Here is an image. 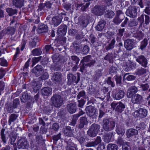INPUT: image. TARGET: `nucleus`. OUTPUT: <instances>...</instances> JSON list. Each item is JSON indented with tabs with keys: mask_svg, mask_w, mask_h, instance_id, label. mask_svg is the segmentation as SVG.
<instances>
[{
	"mask_svg": "<svg viewBox=\"0 0 150 150\" xmlns=\"http://www.w3.org/2000/svg\"><path fill=\"white\" fill-rule=\"evenodd\" d=\"M68 112L70 114L75 113L76 111V106L74 104L71 103L68 104L67 106Z\"/></svg>",
	"mask_w": 150,
	"mask_h": 150,
	"instance_id": "29",
	"label": "nucleus"
},
{
	"mask_svg": "<svg viewBox=\"0 0 150 150\" xmlns=\"http://www.w3.org/2000/svg\"><path fill=\"white\" fill-rule=\"evenodd\" d=\"M63 66V62L59 61L56 62L52 67V70L54 71H58L61 70Z\"/></svg>",
	"mask_w": 150,
	"mask_h": 150,
	"instance_id": "31",
	"label": "nucleus"
},
{
	"mask_svg": "<svg viewBox=\"0 0 150 150\" xmlns=\"http://www.w3.org/2000/svg\"><path fill=\"white\" fill-rule=\"evenodd\" d=\"M144 22V15L142 14L140 17L138 18L136 20H133L130 24L131 26H134L139 25V27L142 26V25Z\"/></svg>",
	"mask_w": 150,
	"mask_h": 150,
	"instance_id": "17",
	"label": "nucleus"
},
{
	"mask_svg": "<svg viewBox=\"0 0 150 150\" xmlns=\"http://www.w3.org/2000/svg\"><path fill=\"white\" fill-rule=\"evenodd\" d=\"M5 32L6 34L11 35V36L14 34L16 29L14 27L9 26L6 29H4Z\"/></svg>",
	"mask_w": 150,
	"mask_h": 150,
	"instance_id": "49",
	"label": "nucleus"
},
{
	"mask_svg": "<svg viewBox=\"0 0 150 150\" xmlns=\"http://www.w3.org/2000/svg\"><path fill=\"white\" fill-rule=\"evenodd\" d=\"M124 140H123V138L122 137L119 136L118 137L117 140H116V143L118 144L120 146L124 145L125 144H126L129 143L128 142H124Z\"/></svg>",
	"mask_w": 150,
	"mask_h": 150,
	"instance_id": "54",
	"label": "nucleus"
},
{
	"mask_svg": "<svg viewBox=\"0 0 150 150\" xmlns=\"http://www.w3.org/2000/svg\"><path fill=\"white\" fill-rule=\"evenodd\" d=\"M139 84V85L140 86V88H141L143 91H146V93L148 95H149L150 93H148L147 91H148L149 88H150V86L148 83H146L144 84L141 83Z\"/></svg>",
	"mask_w": 150,
	"mask_h": 150,
	"instance_id": "47",
	"label": "nucleus"
},
{
	"mask_svg": "<svg viewBox=\"0 0 150 150\" xmlns=\"http://www.w3.org/2000/svg\"><path fill=\"white\" fill-rule=\"evenodd\" d=\"M142 96L138 94H135L132 98V102L133 104H140L143 100Z\"/></svg>",
	"mask_w": 150,
	"mask_h": 150,
	"instance_id": "25",
	"label": "nucleus"
},
{
	"mask_svg": "<svg viewBox=\"0 0 150 150\" xmlns=\"http://www.w3.org/2000/svg\"><path fill=\"white\" fill-rule=\"evenodd\" d=\"M115 125L114 120L111 118H104L102 122L103 129L107 132L113 130L115 127Z\"/></svg>",
	"mask_w": 150,
	"mask_h": 150,
	"instance_id": "1",
	"label": "nucleus"
},
{
	"mask_svg": "<svg viewBox=\"0 0 150 150\" xmlns=\"http://www.w3.org/2000/svg\"><path fill=\"white\" fill-rule=\"evenodd\" d=\"M51 101L52 105L55 107L57 108L62 105L63 100L60 95L54 94L52 97Z\"/></svg>",
	"mask_w": 150,
	"mask_h": 150,
	"instance_id": "4",
	"label": "nucleus"
},
{
	"mask_svg": "<svg viewBox=\"0 0 150 150\" xmlns=\"http://www.w3.org/2000/svg\"><path fill=\"white\" fill-rule=\"evenodd\" d=\"M100 126L98 124L95 123L93 124L89 127L87 131V134L90 137H94L100 131Z\"/></svg>",
	"mask_w": 150,
	"mask_h": 150,
	"instance_id": "2",
	"label": "nucleus"
},
{
	"mask_svg": "<svg viewBox=\"0 0 150 150\" xmlns=\"http://www.w3.org/2000/svg\"><path fill=\"white\" fill-rule=\"evenodd\" d=\"M37 31L39 34H44L48 32V28L45 24L41 25L38 26Z\"/></svg>",
	"mask_w": 150,
	"mask_h": 150,
	"instance_id": "28",
	"label": "nucleus"
},
{
	"mask_svg": "<svg viewBox=\"0 0 150 150\" xmlns=\"http://www.w3.org/2000/svg\"><path fill=\"white\" fill-rule=\"evenodd\" d=\"M70 62L68 63V64L69 67H72V70L74 71L76 70L78 68V65L80 59L76 55H72L69 58Z\"/></svg>",
	"mask_w": 150,
	"mask_h": 150,
	"instance_id": "3",
	"label": "nucleus"
},
{
	"mask_svg": "<svg viewBox=\"0 0 150 150\" xmlns=\"http://www.w3.org/2000/svg\"><path fill=\"white\" fill-rule=\"evenodd\" d=\"M118 146L116 144H109L107 147V150H117Z\"/></svg>",
	"mask_w": 150,
	"mask_h": 150,
	"instance_id": "64",
	"label": "nucleus"
},
{
	"mask_svg": "<svg viewBox=\"0 0 150 150\" xmlns=\"http://www.w3.org/2000/svg\"><path fill=\"white\" fill-rule=\"evenodd\" d=\"M42 53L41 49L40 48H35L33 49L32 52V54L35 56H39Z\"/></svg>",
	"mask_w": 150,
	"mask_h": 150,
	"instance_id": "60",
	"label": "nucleus"
},
{
	"mask_svg": "<svg viewBox=\"0 0 150 150\" xmlns=\"http://www.w3.org/2000/svg\"><path fill=\"white\" fill-rule=\"evenodd\" d=\"M125 129L124 126L121 123L117 124L116 127V132L120 136L123 137L125 133Z\"/></svg>",
	"mask_w": 150,
	"mask_h": 150,
	"instance_id": "20",
	"label": "nucleus"
},
{
	"mask_svg": "<svg viewBox=\"0 0 150 150\" xmlns=\"http://www.w3.org/2000/svg\"><path fill=\"white\" fill-rule=\"evenodd\" d=\"M88 123L87 119L86 116L81 117L79 119V124L76 125V127L80 130L84 129L85 126Z\"/></svg>",
	"mask_w": 150,
	"mask_h": 150,
	"instance_id": "12",
	"label": "nucleus"
},
{
	"mask_svg": "<svg viewBox=\"0 0 150 150\" xmlns=\"http://www.w3.org/2000/svg\"><path fill=\"white\" fill-rule=\"evenodd\" d=\"M38 41V37H35L33 38H31L28 44L30 48H33L36 46V44Z\"/></svg>",
	"mask_w": 150,
	"mask_h": 150,
	"instance_id": "33",
	"label": "nucleus"
},
{
	"mask_svg": "<svg viewBox=\"0 0 150 150\" xmlns=\"http://www.w3.org/2000/svg\"><path fill=\"white\" fill-rule=\"evenodd\" d=\"M17 143L18 149H24L28 148V142L27 139L24 138H18Z\"/></svg>",
	"mask_w": 150,
	"mask_h": 150,
	"instance_id": "7",
	"label": "nucleus"
},
{
	"mask_svg": "<svg viewBox=\"0 0 150 150\" xmlns=\"http://www.w3.org/2000/svg\"><path fill=\"white\" fill-rule=\"evenodd\" d=\"M35 140L37 142L35 146H38L40 144L43 142L44 139L43 138L42 135L40 134L36 136L35 137Z\"/></svg>",
	"mask_w": 150,
	"mask_h": 150,
	"instance_id": "55",
	"label": "nucleus"
},
{
	"mask_svg": "<svg viewBox=\"0 0 150 150\" xmlns=\"http://www.w3.org/2000/svg\"><path fill=\"white\" fill-rule=\"evenodd\" d=\"M5 129L4 128L1 129L0 132L1 139L3 144H6L7 140L8 139V137H6V134H5Z\"/></svg>",
	"mask_w": 150,
	"mask_h": 150,
	"instance_id": "44",
	"label": "nucleus"
},
{
	"mask_svg": "<svg viewBox=\"0 0 150 150\" xmlns=\"http://www.w3.org/2000/svg\"><path fill=\"white\" fill-rule=\"evenodd\" d=\"M68 81L67 84L69 85L76 84L79 81L80 77L79 73H77V77L71 73H69L67 75Z\"/></svg>",
	"mask_w": 150,
	"mask_h": 150,
	"instance_id": "5",
	"label": "nucleus"
},
{
	"mask_svg": "<svg viewBox=\"0 0 150 150\" xmlns=\"http://www.w3.org/2000/svg\"><path fill=\"white\" fill-rule=\"evenodd\" d=\"M85 110L86 114L88 117L93 118L96 117V109L94 106L91 105L87 106Z\"/></svg>",
	"mask_w": 150,
	"mask_h": 150,
	"instance_id": "9",
	"label": "nucleus"
},
{
	"mask_svg": "<svg viewBox=\"0 0 150 150\" xmlns=\"http://www.w3.org/2000/svg\"><path fill=\"white\" fill-rule=\"evenodd\" d=\"M125 95V92L121 90H113L112 92V96L115 99L118 100L123 98Z\"/></svg>",
	"mask_w": 150,
	"mask_h": 150,
	"instance_id": "11",
	"label": "nucleus"
},
{
	"mask_svg": "<svg viewBox=\"0 0 150 150\" xmlns=\"http://www.w3.org/2000/svg\"><path fill=\"white\" fill-rule=\"evenodd\" d=\"M67 28L65 25L62 24L59 26L57 30L58 34L59 36H64L66 34Z\"/></svg>",
	"mask_w": 150,
	"mask_h": 150,
	"instance_id": "23",
	"label": "nucleus"
},
{
	"mask_svg": "<svg viewBox=\"0 0 150 150\" xmlns=\"http://www.w3.org/2000/svg\"><path fill=\"white\" fill-rule=\"evenodd\" d=\"M134 37L139 41L143 39L144 36V34L142 31H138L134 33L133 34Z\"/></svg>",
	"mask_w": 150,
	"mask_h": 150,
	"instance_id": "45",
	"label": "nucleus"
},
{
	"mask_svg": "<svg viewBox=\"0 0 150 150\" xmlns=\"http://www.w3.org/2000/svg\"><path fill=\"white\" fill-rule=\"evenodd\" d=\"M103 73L102 70L98 69L96 71V74L93 76V79L94 81H97L102 76Z\"/></svg>",
	"mask_w": 150,
	"mask_h": 150,
	"instance_id": "53",
	"label": "nucleus"
},
{
	"mask_svg": "<svg viewBox=\"0 0 150 150\" xmlns=\"http://www.w3.org/2000/svg\"><path fill=\"white\" fill-rule=\"evenodd\" d=\"M125 31V29L120 28L118 30L117 33L116 35V40L117 42H121L122 39L121 38L123 36V33Z\"/></svg>",
	"mask_w": 150,
	"mask_h": 150,
	"instance_id": "34",
	"label": "nucleus"
},
{
	"mask_svg": "<svg viewBox=\"0 0 150 150\" xmlns=\"http://www.w3.org/2000/svg\"><path fill=\"white\" fill-rule=\"evenodd\" d=\"M114 78L116 82L117 85L121 86L122 84V76L120 75H116L114 76Z\"/></svg>",
	"mask_w": 150,
	"mask_h": 150,
	"instance_id": "58",
	"label": "nucleus"
},
{
	"mask_svg": "<svg viewBox=\"0 0 150 150\" xmlns=\"http://www.w3.org/2000/svg\"><path fill=\"white\" fill-rule=\"evenodd\" d=\"M106 23V22L104 20L100 21L95 27L96 30L98 31H101L104 29Z\"/></svg>",
	"mask_w": 150,
	"mask_h": 150,
	"instance_id": "37",
	"label": "nucleus"
},
{
	"mask_svg": "<svg viewBox=\"0 0 150 150\" xmlns=\"http://www.w3.org/2000/svg\"><path fill=\"white\" fill-rule=\"evenodd\" d=\"M40 92L42 96H48L52 94V89L49 87H45L41 89Z\"/></svg>",
	"mask_w": 150,
	"mask_h": 150,
	"instance_id": "26",
	"label": "nucleus"
},
{
	"mask_svg": "<svg viewBox=\"0 0 150 150\" xmlns=\"http://www.w3.org/2000/svg\"><path fill=\"white\" fill-rule=\"evenodd\" d=\"M126 134L127 137L129 138L137 135L138 134V131L133 128H130L126 130Z\"/></svg>",
	"mask_w": 150,
	"mask_h": 150,
	"instance_id": "27",
	"label": "nucleus"
},
{
	"mask_svg": "<svg viewBox=\"0 0 150 150\" xmlns=\"http://www.w3.org/2000/svg\"><path fill=\"white\" fill-rule=\"evenodd\" d=\"M134 39H127L124 41V46L127 50L130 51L134 48Z\"/></svg>",
	"mask_w": 150,
	"mask_h": 150,
	"instance_id": "16",
	"label": "nucleus"
},
{
	"mask_svg": "<svg viewBox=\"0 0 150 150\" xmlns=\"http://www.w3.org/2000/svg\"><path fill=\"white\" fill-rule=\"evenodd\" d=\"M146 72V70L144 68L142 67H139L137 69L135 72L136 75L138 76H141L145 74Z\"/></svg>",
	"mask_w": 150,
	"mask_h": 150,
	"instance_id": "52",
	"label": "nucleus"
},
{
	"mask_svg": "<svg viewBox=\"0 0 150 150\" xmlns=\"http://www.w3.org/2000/svg\"><path fill=\"white\" fill-rule=\"evenodd\" d=\"M18 11V10L13 9L11 8H7L6 9V11L8 13V15L10 16L16 14Z\"/></svg>",
	"mask_w": 150,
	"mask_h": 150,
	"instance_id": "50",
	"label": "nucleus"
},
{
	"mask_svg": "<svg viewBox=\"0 0 150 150\" xmlns=\"http://www.w3.org/2000/svg\"><path fill=\"white\" fill-rule=\"evenodd\" d=\"M62 74L59 72L54 73L52 77V81L55 84H59L62 81Z\"/></svg>",
	"mask_w": 150,
	"mask_h": 150,
	"instance_id": "13",
	"label": "nucleus"
},
{
	"mask_svg": "<svg viewBox=\"0 0 150 150\" xmlns=\"http://www.w3.org/2000/svg\"><path fill=\"white\" fill-rule=\"evenodd\" d=\"M31 85L35 92H37L41 87L38 81H33L31 83Z\"/></svg>",
	"mask_w": 150,
	"mask_h": 150,
	"instance_id": "40",
	"label": "nucleus"
},
{
	"mask_svg": "<svg viewBox=\"0 0 150 150\" xmlns=\"http://www.w3.org/2000/svg\"><path fill=\"white\" fill-rule=\"evenodd\" d=\"M113 55L112 53H108L104 57V59L105 60L108 61L110 63L112 62L113 60Z\"/></svg>",
	"mask_w": 150,
	"mask_h": 150,
	"instance_id": "61",
	"label": "nucleus"
},
{
	"mask_svg": "<svg viewBox=\"0 0 150 150\" xmlns=\"http://www.w3.org/2000/svg\"><path fill=\"white\" fill-rule=\"evenodd\" d=\"M147 110L140 108L136 110L134 112L137 117H145L147 115Z\"/></svg>",
	"mask_w": 150,
	"mask_h": 150,
	"instance_id": "21",
	"label": "nucleus"
},
{
	"mask_svg": "<svg viewBox=\"0 0 150 150\" xmlns=\"http://www.w3.org/2000/svg\"><path fill=\"white\" fill-rule=\"evenodd\" d=\"M43 72V69L42 66L38 65L34 67L31 70V72L36 76H40Z\"/></svg>",
	"mask_w": 150,
	"mask_h": 150,
	"instance_id": "19",
	"label": "nucleus"
},
{
	"mask_svg": "<svg viewBox=\"0 0 150 150\" xmlns=\"http://www.w3.org/2000/svg\"><path fill=\"white\" fill-rule=\"evenodd\" d=\"M77 116H78L76 115L75 116V115H74L73 116L71 121L69 125H71L73 126H75L78 119L77 118Z\"/></svg>",
	"mask_w": 150,
	"mask_h": 150,
	"instance_id": "63",
	"label": "nucleus"
},
{
	"mask_svg": "<svg viewBox=\"0 0 150 150\" xmlns=\"http://www.w3.org/2000/svg\"><path fill=\"white\" fill-rule=\"evenodd\" d=\"M61 22L62 18L57 16L53 17L51 21V24L54 25V26H58Z\"/></svg>",
	"mask_w": 150,
	"mask_h": 150,
	"instance_id": "30",
	"label": "nucleus"
},
{
	"mask_svg": "<svg viewBox=\"0 0 150 150\" xmlns=\"http://www.w3.org/2000/svg\"><path fill=\"white\" fill-rule=\"evenodd\" d=\"M107 9L105 6L96 5L92 8L91 11L93 14L97 16H100L102 15L105 11Z\"/></svg>",
	"mask_w": 150,
	"mask_h": 150,
	"instance_id": "6",
	"label": "nucleus"
},
{
	"mask_svg": "<svg viewBox=\"0 0 150 150\" xmlns=\"http://www.w3.org/2000/svg\"><path fill=\"white\" fill-rule=\"evenodd\" d=\"M8 137L9 138L8 142L11 145L15 144L14 142L17 138V137L15 134L13 132H10L8 135Z\"/></svg>",
	"mask_w": 150,
	"mask_h": 150,
	"instance_id": "39",
	"label": "nucleus"
},
{
	"mask_svg": "<svg viewBox=\"0 0 150 150\" xmlns=\"http://www.w3.org/2000/svg\"><path fill=\"white\" fill-rule=\"evenodd\" d=\"M74 129L70 126H66L63 129V132L66 136L71 137L73 135V132Z\"/></svg>",
	"mask_w": 150,
	"mask_h": 150,
	"instance_id": "24",
	"label": "nucleus"
},
{
	"mask_svg": "<svg viewBox=\"0 0 150 150\" xmlns=\"http://www.w3.org/2000/svg\"><path fill=\"white\" fill-rule=\"evenodd\" d=\"M62 134L60 133H59L57 134L54 135L52 137V139L53 141V143L54 144H56L57 143V142L59 140L61 139Z\"/></svg>",
	"mask_w": 150,
	"mask_h": 150,
	"instance_id": "59",
	"label": "nucleus"
},
{
	"mask_svg": "<svg viewBox=\"0 0 150 150\" xmlns=\"http://www.w3.org/2000/svg\"><path fill=\"white\" fill-rule=\"evenodd\" d=\"M118 103L116 107L115 111L121 113L126 108L125 104H123L121 102H118Z\"/></svg>",
	"mask_w": 150,
	"mask_h": 150,
	"instance_id": "41",
	"label": "nucleus"
},
{
	"mask_svg": "<svg viewBox=\"0 0 150 150\" xmlns=\"http://www.w3.org/2000/svg\"><path fill=\"white\" fill-rule=\"evenodd\" d=\"M101 142V137L97 136L94 141L87 142L85 143V146L86 147H95L100 144Z\"/></svg>",
	"mask_w": 150,
	"mask_h": 150,
	"instance_id": "14",
	"label": "nucleus"
},
{
	"mask_svg": "<svg viewBox=\"0 0 150 150\" xmlns=\"http://www.w3.org/2000/svg\"><path fill=\"white\" fill-rule=\"evenodd\" d=\"M148 43V41L147 39H144L140 43L139 49L142 51L144 50L146 47Z\"/></svg>",
	"mask_w": 150,
	"mask_h": 150,
	"instance_id": "48",
	"label": "nucleus"
},
{
	"mask_svg": "<svg viewBox=\"0 0 150 150\" xmlns=\"http://www.w3.org/2000/svg\"><path fill=\"white\" fill-rule=\"evenodd\" d=\"M107 38L110 40H108L107 43H108V44L105 47V50L108 52L109 50H112L114 47L116 41L114 38H113L111 40H110L111 39L110 37L109 38L108 37Z\"/></svg>",
	"mask_w": 150,
	"mask_h": 150,
	"instance_id": "15",
	"label": "nucleus"
},
{
	"mask_svg": "<svg viewBox=\"0 0 150 150\" xmlns=\"http://www.w3.org/2000/svg\"><path fill=\"white\" fill-rule=\"evenodd\" d=\"M95 62L96 61L94 60H92L91 62L86 64H85L84 63L81 61V62L80 64V71L81 72H83L85 70L86 67H91L93 66Z\"/></svg>",
	"mask_w": 150,
	"mask_h": 150,
	"instance_id": "22",
	"label": "nucleus"
},
{
	"mask_svg": "<svg viewBox=\"0 0 150 150\" xmlns=\"http://www.w3.org/2000/svg\"><path fill=\"white\" fill-rule=\"evenodd\" d=\"M91 15L89 13H83L82 17L81 23L83 26L86 27L89 22V20L91 18Z\"/></svg>",
	"mask_w": 150,
	"mask_h": 150,
	"instance_id": "18",
	"label": "nucleus"
},
{
	"mask_svg": "<svg viewBox=\"0 0 150 150\" xmlns=\"http://www.w3.org/2000/svg\"><path fill=\"white\" fill-rule=\"evenodd\" d=\"M18 115L17 114H11L9 119L8 121V124L9 125H10L12 122H14L17 118Z\"/></svg>",
	"mask_w": 150,
	"mask_h": 150,
	"instance_id": "56",
	"label": "nucleus"
},
{
	"mask_svg": "<svg viewBox=\"0 0 150 150\" xmlns=\"http://www.w3.org/2000/svg\"><path fill=\"white\" fill-rule=\"evenodd\" d=\"M136 60L142 66L145 68L147 67L148 60L144 55H140L135 57Z\"/></svg>",
	"mask_w": 150,
	"mask_h": 150,
	"instance_id": "10",
	"label": "nucleus"
},
{
	"mask_svg": "<svg viewBox=\"0 0 150 150\" xmlns=\"http://www.w3.org/2000/svg\"><path fill=\"white\" fill-rule=\"evenodd\" d=\"M45 8L47 9V12L54 8V2L52 1H47L44 3Z\"/></svg>",
	"mask_w": 150,
	"mask_h": 150,
	"instance_id": "43",
	"label": "nucleus"
},
{
	"mask_svg": "<svg viewBox=\"0 0 150 150\" xmlns=\"http://www.w3.org/2000/svg\"><path fill=\"white\" fill-rule=\"evenodd\" d=\"M123 19V18H122L121 17H119L115 16L113 19L112 22L116 25H118L122 22Z\"/></svg>",
	"mask_w": 150,
	"mask_h": 150,
	"instance_id": "62",
	"label": "nucleus"
},
{
	"mask_svg": "<svg viewBox=\"0 0 150 150\" xmlns=\"http://www.w3.org/2000/svg\"><path fill=\"white\" fill-rule=\"evenodd\" d=\"M113 132H110L107 133L104 136V141L106 143L109 142L112 138V137L113 135Z\"/></svg>",
	"mask_w": 150,
	"mask_h": 150,
	"instance_id": "51",
	"label": "nucleus"
},
{
	"mask_svg": "<svg viewBox=\"0 0 150 150\" xmlns=\"http://www.w3.org/2000/svg\"><path fill=\"white\" fill-rule=\"evenodd\" d=\"M125 79L129 81H133L136 79V76L134 75L130 74L129 73H127L124 74L123 77Z\"/></svg>",
	"mask_w": 150,
	"mask_h": 150,
	"instance_id": "42",
	"label": "nucleus"
},
{
	"mask_svg": "<svg viewBox=\"0 0 150 150\" xmlns=\"http://www.w3.org/2000/svg\"><path fill=\"white\" fill-rule=\"evenodd\" d=\"M114 12L112 11H106L104 17L105 18H111L115 16Z\"/></svg>",
	"mask_w": 150,
	"mask_h": 150,
	"instance_id": "57",
	"label": "nucleus"
},
{
	"mask_svg": "<svg viewBox=\"0 0 150 150\" xmlns=\"http://www.w3.org/2000/svg\"><path fill=\"white\" fill-rule=\"evenodd\" d=\"M60 128L59 124L57 123H54L50 127V131L51 132L52 134L57 132Z\"/></svg>",
	"mask_w": 150,
	"mask_h": 150,
	"instance_id": "35",
	"label": "nucleus"
},
{
	"mask_svg": "<svg viewBox=\"0 0 150 150\" xmlns=\"http://www.w3.org/2000/svg\"><path fill=\"white\" fill-rule=\"evenodd\" d=\"M126 14L131 18L136 17L137 14V7L134 6L129 7L126 11Z\"/></svg>",
	"mask_w": 150,
	"mask_h": 150,
	"instance_id": "8",
	"label": "nucleus"
},
{
	"mask_svg": "<svg viewBox=\"0 0 150 150\" xmlns=\"http://www.w3.org/2000/svg\"><path fill=\"white\" fill-rule=\"evenodd\" d=\"M72 45L76 52H79L82 49V45L77 41L74 42L72 43Z\"/></svg>",
	"mask_w": 150,
	"mask_h": 150,
	"instance_id": "38",
	"label": "nucleus"
},
{
	"mask_svg": "<svg viewBox=\"0 0 150 150\" xmlns=\"http://www.w3.org/2000/svg\"><path fill=\"white\" fill-rule=\"evenodd\" d=\"M24 0H13V4L17 8H20L24 5Z\"/></svg>",
	"mask_w": 150,
	"mask_h": 150,
	"instance_id": "36",
	"label": "nucleus"
},
{
	"mask_svg": "<svg viewBox=\"0 0 150 150\" xmlns=\"http://www.w3.org/2000/svg\"><path fill=\"white\" fill-rule=\"evenodd\" d=\"M22 97L21 98V100L22 103H25L30 99V96L26 92L23 93Z\"/></svg>",
	"mask_w": 150,
	"mask_h": 150,
	"instance_id": "46",
	"label": "nucleus"
},
{
	"mask_svg": "<svg viewBox=\"0 0 150 150\" xmlns=\"http://www.w3.org/2000/svg\"><path fill=\"white\" fill-rule=\"evenodd\" d=\"M38 8L37 11L38 13H40V16L44 12H47V9L45 8L44 3L40 4L38 6Z\"/></svg>",
	"mask_w": 150,
	"mask_h": 150,
	"instance_id": "32",
	"label": "nucleus"
}]
</instances>
